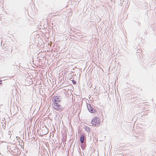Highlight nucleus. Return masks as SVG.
Here are the masks:
<instances>
[{
    "label": "nucleus",
    "mask_w": 156,
    "mask_h": 156,
    "mask_svg": "<svg viewBox=\"0 0 156 156\" xmlns=\"http://www.w3.org/2000/svg\"><path fill=\"white\" fill-rule=\"evenodd\" d=\"M59 98H54V99H52V101L55 102L53 105V107L55 110L58 111H61L63 110L64 108H62L60 105L56 102L57 101V100Z\"/></svg>",
    "instance_id": "1"
},
{
    "label": "nucleus",
    "mask_w": 156,
    "mask_h": 156,
    "mask_svg": "<svg viewBox=\"0 0 156 156\" xmlns=\"http://www.w3.org/2000/svg\"><path fill=\"white\" fill-rule=\"evenodd\" d=\"M91 123L93 126H98L100 124L99 119L97 117L94 118L91 121Z\"/></svg>",
    "instance_id": "2"
},
{
    "label": "nucleus",
    "mask_w": 156,
    "mask_h": 156,
    "mask_svg": "<svg viewBox=\"0 0 156 156\" xmlns=\"http://www.w3.org/2000/svg\"><path fill=\"white\" fill-rule=\"evenodd\" d=\"M41 133L42 135L46 134L48 132V129L46 127H42L39 130Z\"/></svg>",
    "instance_id": "3"
},
{
    "label": "nucleus",
    "mask_w": 156,
    "mask_h": 156,
    "mask_svg": "<svg viewBox=\"0 0 156 156\" xmlns=\"http://www.w3.org/2000/svg\"><path fill=\"white\" fill-rule=\"evenodd\" d=\"M87 107L89 111L91 113H93L96 112V110L94 109L93 107L90 104L87 105Z\"/></svg>",
    "instance_id": "4"
},
{
    "label": "nucleus",
    "mask_w": 156,
    "mask_h": 156,
    "mask_svg": "<svg viewBox=\"0 0 156 156\" xmlns=\"http://www.w3.org/2000/svg\"><path fill=\"white\" fill-rule=\"evenodd\" d=\"M84 135H81L80 137V141L81 143H83L84 140Z\"/></svg>",
    "instance_id": "5"
},
{
    "label": "nucleus",
    "mask_w": 156,
    "mask_h": 156,
    "mask_svg": "<svg viewBox=\"0 0 156 156\" xmlns=\"http://www.w3.org/2000/svg\"><path fill=\"white\" fill-rule=\"evenodd\" d=\"M138 55H141L142 54L141 51L140 50H137V55H138Z\"/></svg>",
    "instance_id": "6"
},
{
    "label": "nucleus",
    "mask_w": 156,
    "mask_h": 156,
    "mask_svg": "<svg viewBox=\"0 0 156 156\" xmlns=\"http://www.w3.org/2000/svg\"><path fill=\"white\" fill-rule=\"evenodd\" d=\"M72 82H73V83L74 84H76V81L73 80L72 81Z\"/></svg>",
    "instance_id": "7"
},
{
    "label": "nucleus",
    "mask_w": 156,
    "mask_h": 156,
    "mask_svg": "<svg viewBox=\"0 0 156 156\" xmlns=\"http://www.w3.org/2000/svg\"><path fill=\"white\" fill-rule=\"evenodd\" d=\"M2 83V80H0V84Z\"/></svg>",
    "instance_id": "8"
}]
</instances>
